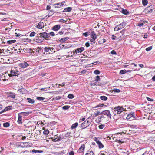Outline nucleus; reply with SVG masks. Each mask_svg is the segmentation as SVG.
<instances>
[{"label":"nucleus","mask_w":155,"mask_h":155,"mask_svg":"<svg viewBox=\"0 0 155 155\" xmlns=\"http://www.w3.org/2000/svg\"><path fill=\"white\" fill-rule=\"evenodd\" d=\"M44 41L41 33H39L37 35L36 37V41L38 43H41Z\"/></svg>","instance_id":"1"},{"label":"nucleus","mask_w":155,"mask_h":155,"mask_svg":"<svg viewBox=\"0 0 155 155\" xmlns=\"http://www.w3.org/2000/svg\"><path fill=\"white\" fill-rule=\"evenodd\" d=\"M114 112H117V114H120L124 110L123 107L120 106L116 107L113 110Z\"/></svg>","instance_id":"2"},{"label":"nucleus","mask_w":155,"mask_h":155,"mask_svg":"<svg viewBox=\"0 0 155 155\" xmlns=\"http://www.w3.org/2000/svg\"><path fill=\"white\" fill-rule=\"evenodd\" d=\"M135 118V113L131 112L127 116L126 119L129 120H132Z\"/></svg>","instance_id":"3"},{"label":"nucleus","mask_w":155,"mask_h":155,"mask_svg":"<svg viewBox=\"0 0 155 155\" xmlns=\"http://www.w3.org/2000/svg\"><path fill=\"white\" fill-rule=\"evenodd\" d=\"M101 114L104 115L109 117L110 119H111V114L109 110H107L103 111L101 113Z\"/></svg>","instance_id":"4"},{"label":"nucleus","mask_w":155,"mask_h":155,"mask_svg":"<svg viewBox=\"0 0 155 155\" xmlns=\"http://www.w3.org/2000/svg\"><path fill=\"white\" fill-rule=\"evenodd\" d=\"M154 8V6L153 5H151L146 8L144 10L146 12L149 13V12H152Z\"/></svg>","instance_id":"5"},{"label":"nucleus","mask_w":155,"mask_h":155,"mask_svg":"<svg viewBox=\"0 0 155 155\" xmlns=\"http://www.w3.org/2000/svg\"><path fill=\"white\" fill-rule=\"evenodd\" d=\"M8 75L9 77L18 76L19 75V71L16 70H11V73L9 74Z\"/></svg>","instance_id":"6"},{"label":"nucleus","mask_w":155,"mask_h":155,"mask_svg":"<svg viewBox=\"0 0 155 155\" xmlns=\"http://www.w3.org/2000/svg\"><path fill=\"white\" fill-rule=\"evenodd\" d=\"M53 48H47L45 47L44 48V51L46 52H48L49 53H54L55 52L54 51H53Z\"/></svg>","instance_id":"7"},{"label":"nucleus","mask_w":155,"mask_h":155,"mask_svg":"<svg viewBox=\"0 0 155 155\" xmlns=\"http://www.w3.org/2000/svg\"><path fill=\"white\" fill-rule=\"evenodd\" d=\"M94 140L97 143L98 145V147L100 148H103L104 146L101 143V142L97 139V138L95 137Z\"/></svg>","instance_id":"8"},{"label":"nucleus","mask_w":155,"mask_h":155,"mask_svg":"<svg viewBox=\"0 0 155 155\" xmlns=\"http://www.w3.org/2000/svg\"><path fill=\"white\" fill-rule=\"evenodd\" d=\"M19 66L21 68H25L29 66V64L26 62L19 64Z\"/></svg>","instance_id":"9"},{"label":"nucleus","mask_w":155,"mask_h":155,"mask_svg":"<svg viewBox=\"0 0 155 155\" xmlns=\"http://www.w3.org/2000/svg\"><path fill=\"white\" fill-rule=\"evenodd\" d=\"M84 50V47H81L75 50L73 52V53L74 54L75 53L76 54H77L78 53H81Z\"/></svg>","instance_id":"10"},{"label":"nucleus","mask_w":155,"mask_h":155,"mask_svg":"<svg viewBox=\"0 0 155 155\" xmlns=\"http://www.w3.org/2000/svg\"><path fill=\"white\" fill-rule=\"evenodd\" d=\"M41 33L44 40L45 39H47V38H49L50 36L48 33H46V32H44Z\"/></svg>","instance_id":"11"},{"label":"nucleus","mask_w":155,"mask_h":155,"mask_svg":"<svg viewBox=\"0 0 155 155\" xmlns=\"http://www.w3.org/2000/svg\"><path fill=\"white\" fill-rule=\"evenodd\" d=\"M7 96L9 97H11L14 99L15 98V93L12 92H8L7 93Z\"/></svg>","instance_id":"12"},{"label":"nucleus","mask_w":155,"mask_h":155,"mask_svg":"<svg viewBox=\"0 0 155 155\" xmlns=\"http://www.w3.org/2000/svg\"><path fill=\"white\" fill-rule=\"evenodd\" d=\"M18 92L21 94H25L27 93V91L25 89L21 88L18 91Z\"/></svg>","instance_id":"13"},{"label":"nucleus","mask_w":155,"mask_h":155,"mask_svg":"<svg viewBox=\"0 0 155 155\" xmlns=\"http://www.w3.org/2000/svg\"><path fill=\"white\" fill-rule=\"evenodd\" d=\"M44 24L43 22H40L36 26V27L39 29H42L44 27Z\"/></svg>","instance_id":"14"},{"label":"nucleus","mask_w":155,"mask_h":155,"mask_svg":"<svg viewBox=\"0 0 155 155\" xmlns=\"http://www.w3.org/2000/svg\"><path fill=\"white\" fill-rule=\"evenodd\" d=\"M84 148V145H82L78 150V152L79 153H82L83 152Z\"/></svg>","instance_id":"15"},{"label":"nucleus","mask_w":155,"mask_h":155,"mask_svg":"<svg viewBox=\"0 0 155 155\" xmlns=\"http://www.w3.org/2000/svg\"><path fill=\"white\" fill-rule=\"evenodd\" d=\"M12 106H8L5 107V109L0 112V113H2L3 112L10 110V109H12Z\"/></svg>","instance_id":"16"},{"label":"nucleus","mask_w":155,"mask_h":155,"mask_svg":"<svg viewBox=\"0 0 155 155\" xmlns=\"http://www.w3.org/2000/svg\"><path fill=\"white\" fill-rule=\"evenodd\" d=\"M17 122L18 124H22V116L20 115V114H18V117Z\"/></svg>","instance_id":"17"},{"label":"nucleus","mask_w":155,"mask_h":155,"mask_svg":"<svg viewBox=\"0 0 155 155\" xmlns=\"http://www.w3.org/2000/svg\"><path fill=\"white\" fill-rule=\"evenodd\" d=\"M88 126L86 122L84 121L81 125V128L82 129H84L87 127Z\"/></svg>","instance_id":"18"},{"label":"nucleus","mask_w":155,"mask_h":155,"mask_svg":"<svg viewBox=\"0 0 155 155\" xmlns=\"http://www.w3.org/2000/svg\"><path fill=\"white\" fill-rule=\"evenodd\" d=\"M91 37L92 38L95 39H96L97 38V36L96 34L94 31H92L91 32Z\"/></svg>","instance_id":"19"},{"label":"nucleus","mask_w":155,"mask_h":155,"mask_svg":"<svg viewBox=\"0 0 155 155\" xmlns=\"http://www.w3.org/2000/svg\"><path fill=\"white\" fill-rule=\"evenodd\" d=\"M138 45V42L137 41H135L133 42L132 44V46L134 48H137Z\"/></svg>","instance_id":"20"},{"label":"nucleus","mask_w":155,"mask_h":155,"mask_svg":"<svg viewBox=\"0 0 155 155\" xmlns=\"http://www.w3.org/2000/svg\"><path fill=\"white\" fill-rule=\"evenodd\" d=\"M125 23L124 22H122L117 26H118V27H119V29H121L122 28H124L125 26Z\"/></svg>","instance_id":"21"},{"label":"nucleus","mask_w":155,"mask_h":155,"mask_svg":"<svg viewBox=\"0 0 155 155\" xmlns=\"http://www.w3.org/2000/svg\"><path fill=\"white\" fill-rule=\"evenodd\" d=\"M60 28L59 25H56L52 28V29L54 31H57L59 30Z\"/></svg>","instance_id":"22"},{"label":"nucleus","mask_w":155,"mask_h":155,"mask_svg":"<svg viewBox=\"0 0 155 155\" xmlns=\"http://www.w3.org/2000/svg\"><path fill=\"white\" fill-rule=\"evenodd\" d=\"M43 130H44L43 133L45 135H47L49 133V131L48 129H45L44 128H43Z\"/></svg>","instance_id":"23"},{"label":"nucleus","mask_w":155,"mask_h":155,"mask_svg":"<svg viewBox=\"0 0 155 155\" xmlns=\"http://www.w3.org/2000/svg\"><path fill=\"white\" fill-rule=\"evenodd\" d=\"M16 40H10L7 41V44H11L15 42Z\"/></svg>","instance_id":"24"},{"label":"nucleus","mask_w":155,"mask_h":155,"mask_svg":"<svg viewBox=\"0 0 155 155\" xmlns=\"http://www.w3.org/2000/svg\"><path fill=\"white\" fill-rule=\"evenodd\" d=\"M72 8L71 7H68L67 8H65L64 11H63V12H70L72 10Z\"/></svg>","instance_id":"25"},{"label":"nucleus","mask_w":155,"mask_h":155,"mask_svg":"<svg viewBox=\"0 0 155 155\" xmlns=\"http://www.w3.org/2000/svg\"><path fill=\"white\" fill-rule=\"evenodd\" d=\"M62 5H63L62 3H57L54 5V6L55 8H59Z\"/></svg>","instance_id":"26"},{"label":"nucleus","mask_w":155,"mask_h":155,"mask_svg":"<svg viewBox=\"0 0 155 155\" xmlns=\"http://www.w3.org/2000/svg\"><path fill=\"white\" fill-rule=\"evenodd\" d=\"M19 114H20V115L22 114L24 116H27L30 114V113L28 112H21Z\"/></svg>","instance_id":"27"},{"label":"nucleus","mask_w":155,"mask_h":155,"mask_svg":"<svg viewBox=\"0 0 155 155\" xmlns=\"http://www.w3.org/2000/svg\"><path fill=\"white\" fill-rule=\"evenodd\" d=\"M125 31V29H124L123 30H122V31H121V32H120V33L119 34L120 35V37L121 38H122L123 37H124V36H123L124 35V33Z\"/></svg>","instance_id":"28"},{"label":"nucleus","mask_w":155,"mask_h":155,"mask_svg":"<svg viewBox=\"0 0 155 155\" xmlns=\"http://www.w3.org/2000/svg\"><path fill=\"white\" fill-rule=\"evenodd\" d=\"M78 125V124L77 122L73 124L71 127V128L72 129L75 128L77 127Z\"/></svg>","instance_id":"29"},{"label":"nucleus","mask_w":155,"mask_h":155,"mask_svg":"<svg viewBox=\"0 0 155 155\" xmlns=\"http://www.w3.org/2000/svg\"><path fill=\"white\" fill-rule=\"evenodd\" d=\"M122 13L124 14V15H127V14L129 12L126 9H123L121 11Z\"/></svg>","instance_id":"30"},{"label":"nucleus","mask_w":155,"mask_h":155,"mask_svg":"<svg viewBox=\"0 0 155 155\" xmlns=\"http://www.w3.org/2000/svg\"><path fill=\"white\" fill-rule=\"evenodd\" d=\"M27 100H28V101L31 104H33L34 103L35 101L34 99H31L30 98H27Z\"/></svg>","instance_id":"31"},{"label":"nucleus","mask_w":155,"mask_h":155,"mask_svg":"<svg viewBox=\"0 0 155 155\" xmlns=\"http://www.w3.org/2000/svg\"><path fill=\"white\" fill-rule=\"evenodd\" d=\"M66 153V150H63L62 151L59 152L58 153V154L59 155H63V154Z\"/></svg>","instance_id":"32"},{"label":"nucleus","mask_w":155,"mask_h":155,"mask_svg":"<svg viewBox=\"0 0 155 155\" xmlns=\"http://www.w3.org/2000/svg\"><path fill=\"white\" fill-rule=\"evenodd\" d=\"M100 98L102 100L106 101L107 99V97L105 96H101Z\"/></svg>","instance_id":"33"},{"label":"nucleus","mask_w":155,"mask_h":155,"mask_svg":"<svg viewBox=\"0 0 155 155\" xmlns=\"http://www.w3.org/2000/svg\"><path fill=\"white\" fill-rule=\"evenodd\" d=\"M148 3V1L147 0H142V4L144 6H146Z\"/></svg>","instance_id":"34"},{"label":"nucleus","mask_w":155,"mask_h":155,"mask_svg":"<svg viewBox=\"0 0 155 155\" xmlns=\"http://www.w3.org/2000/svg\"><path fill=\"white\" fill-rule=\"evenodd\" d=\"M69 39V38L68 37H66L65 38H64L61 39L60 40V41L61 42H64L66 40H67Z\"/></svg>","instance_id":"35"},{"label":"nucleus","mask_w":155,"mask_h":155,"mask_svg":"<svg viewBox=\"0 0 155 155\" xmlns=\"http://www.w3.org/2000/svg\"><path fill=\"white\" fill-rule=\"evenodd\" d=\"M23 145L21 146L22 147H27L28 145V143L25 142L22 143Z\"/></svg>","instance_id":"36"},{"label":"nucleus","mask_w":155,"mask_h":155,"mask_svg":"<svg viewBox=\"0 0 155 155\" xmlns=\"http://www.w3.org/2000/svg\"><path fill=\"white\" fill-rule=\"evenodd\" d=\"M9 124L8 122L4 123L3 124V126L5 127H8L9 126Z\"/></svg>","instance_id":"37"},{"label":"nucleus","mask_w":155,"mask_h":155,"mask_svg":"<svg viewBox=\"0 0 155 155\" xmlns=\"http://www.w3.org/2000/svg\"><path fill=\"white\" fill-rule=\"evenodd\" d=\"M33 153H41L42 152V151H39V150H37L35 149L31 151Z\"/></svg>","instance_id":"38"},{"label":"nucleus","mask_w":155,"mask_h":155,"mask_svg":"<svg viewBox=\"0 0 155 155\" xmlns=\"http://www.w3.org/2000/svg\"><path fill=\"white\" fill-rule=\"evenodd\" d=\"M58 136L55 135L54 136V141H60V140L59 139H58Z\"/></svg>","instance_id":"39"},{"label":"nucleus","mask_w":155,"mask_h":155,"mask_svg":"<svg viewBox=\"0 0 155 155\" xmlns=\"http://www.w3.org/2000/svg\"><path fill=\"white\" fill-rule=\"evenodd\" d=\"M90 35V32H87L85 33H83V35L85 37H87Z\"/></svg>","instance_id":"40"},{"label":"nucleus","mask_w":155,"mask_h":155,"mask_svg":"<svg viewBox=\"0 0 155 155\" xmlns=\"http://www.w3.org/2000/svg\"><path fill=\"white\" fill-rule=\"evenodd\" d=\"M68 97L69 99H73L74 98V97L73 94H70L68 95Z\"/></svg>","instance_id":"41"},{"label":"nucleus","mask_w":155,"mask_h":155,"mask_svg":"<svg viewBox=\"0 0 155 155\" xmlns=\"http://www.w3.org/2000/svg\"><path fill=\"white\" fill-rule=\"evenodd\" d=\"M89 119V118H88L85 121L86 122V123L87 124V125H88V126H89L91 124V122L89 121V120H88Z\"/></svg>","instance_id":"42"},{"label":"nucleus","mask_w":155,"mask_h":155,"mask_svg":"<svg viewBox=\"0 0 155 155\" xmlns=\"http://www.w3.org/2000/svg\"><path fill=\"white\" fill-rule=\"evenodd\" d=\"M127 73L126 70H121L120 71V73L121 74H124Z\"/></svg>","instance_id":"43"},{"label":"nucleus","mask_w":155,"mask_h":155,"mask_svg":"<svg viewBox=\"0 0 155 155\" xmlns=\"http://www.w3.org/2000/svg\"><path fill=\"white\" fill-rule=\"evenodd\" d=\"M69 107H70L69 106H68V105H66V106H64L62 107V108L64 110H67V109H69Z\"/></svg>","instance_id":"44"},{"label":"nucleus","mask_w":155,"mask_h":155,"mask_svg":"<svg viewBox=\"0 0 155 155\" xmlns=\"http://www.w3.org/2000/svg\"><path fill=\"white\" fill-rule=\"evenodd\" d=\"M95 39H91L90 41L91 42V44H94L95 43Z\"/></svg>","instance_id":"45"},{"label":"nucleus","mask_w":155,"mask_h":155,"mask_svg":"<svg viewBox=\"0 0 155 155\" xmlns=\"http://www.w3.org/2000/svg\"><path fill=\"white\" fill-rule=\"evenodd\" d=\"M120 90L119 89H114L113 90V92H114L119 93L120 92Z\"/></svg>","instance_id":"46"},{"label":"nucleus","mask_w":155,"mask_h":155,"mask_svg":"<svg viewBox=\"0 0 155 155\" xmlns=\"http://www.w3.org/2000/svg\"><path fill=\"white\" fill-rule=\"evenodd\" d=\"M105 127V125L104 124H101L99 126V128L100 129H102Z\"/></svg>","instance_id":"47"},{"label":"nucleus","mask_w":155,"mask_h":155,"mask_svg":"<svg viewBox=\"0 0 155 155\" xmlns=\"http://www.w3.org/2000/svg\"><path fill=\"white\" fill-rule=\"evenodd\" d=\"M100 80V77L99 76H97L96 77V78L95 79V81H98Z\"/></svg>","instance_id":"48"},{"label":"nucleus","mask_w":155,"mask_h":155,"mask_svg":"<svg viewBox=\"0 0 155 155\" xmlns=\"http://www.w3.org/2000/svg\"><path fill=\"white\" fill-rule=\"evenodd\" d=\"M94 73L96 74H99L100 73V71L98 70H95L94 71Z\"/></svg>","instance_id":"49"},{"label":"nucleus","mask_w":155,"mask_h":155,"mask_svg":"<svg viewBox=\"0 0 155 155\" xmlns=\"http://www.w3.org/2000/svg\"><path fill=\"white\" fill-rule=\"evenodd\" d=\"M37 99L38 100L43 101L45 99V98L42 97H37Z\"/></svg>","instance_id":"50"},{"label":"nucleus","mask_w":155,"mask_h":155,"mask_svg":"<svg viewBox=\"0 0 155 155\" xmlns=\"http://www.w3.org/2000/svg\"><path fill=\"white\" fill-rule=\"evenodd\" d=\"M152 49V47L150 46L147 48H146V50L147 51H149L151 50Z\"/></svg>","instance_id":"51"},{"label":"nucleus","mask_w":155,"mask_h":155,"mask_svg":"<svg viewBox=\"0 0 155 155\" xmlns=\"http://www.w3.org/2000/svg\"><path fill=\"white\" fill-rule=\"evenodd\" d=\"M144 24L143 23H137V25L140 27L142 26Z\"/></svg>","instance_id":"52"},{"label":"nucleus","mask_w":155,"mask_h":155,"mask_svg":"<svg viewBox=\"0 0 155 155\" xmlns=\"http://www.w3.org/2000/svg\"><path fill=\"white\" fill-rule=\"evenodd\" d=\"M35 33L34 32H31L30 34V37L34 36L35 35Z\"/></svg>","instance_id":"53"},{"label":"nucleus","mask_w":155,"mask_h":155,"mask_svg":"<svg viewBox=\"0 0 155 155\" xmlns=\"http://www.w3.org/2000/svg\"><path fill=\"white\" fill-rule=\"evenodd\" d=\"M119 30H120V29H119V27H118V26L117 25L114 28V31H118Z\"/></svg>","instance_id":"54"},{"label":"nucleus","mask_w":155,"mask_h":155,"mask_svg":"<svg viewBox=\"0 0 155 155\" xmlns=\"http://www.w3.org/2000/svg\"><path fill=\"white\" fill-rule=\"evenodd\" d=\"M111 54H117L116 52L114 50H112L111 52Z\"/></svg>","instance_id":"55"},{"label":"nucleus","mask_w":155,"mask_h":155,"mask_svg":"<svg viewBox=\"0 0 155 155\" xmlns=\"http://www.w3.org/2000/svg\"><path fill=\"white\" fill-rule=\"evenodd\" d=\"M94 114L95 115V116H98V115H99L100 114H101V113H100V112L98 111L96 113H95Z\"/></svg>","instance_id":"56"},{"label":"nucleus","mask_w":155,"mask_h":155,"mask_svg":"<svg viewBox=\"0 0 155 155\" xmlns=\"http://www.w3.org/2000/svg\"><path fill=\"white\" fill-rule=\"evenodd\" d=\"M59 21L61 22L65 23V22H66V21L62 19H60Z\"/></svg>","instance_id":"57"},{"label":"nucleus","mask_w":155,"mask_h":155,"mask_svg":"<svg viewBox=\"0 0 155 155\" xmlns=\"http://www.w3.org/2000/svg\"><path fill=\"white\" fill-rule=\"evenodd\" d=\"M104 105V104H99L97 105L98 107H102Z\"/></svg>","instance_id":"58"},{"label":"nucleus","mask_w":155,"mask_h":155,"mask_svg":"<svg viewBox=\"0 0 155 155\" xmlns=\"http://www.w3.org/2000/svg\"><path fill=\"white\" fill-rule=\"evenodd\" d=\"M48 34H49V35L50 36L51 35L52 36H54L55 35L54 32H51L50 33H48Z\"/></svg>","instance_id":"59"},{"label":"nucleus","mask_w":155,"mask_h":155,"mask_svg":"<svg viewBox=\"0 0 155 155\" xmlns=\"http://www.w3.org/2000/svg\"><path fill=\"white\" fill-rule=\"evenodd\" d=\"M112 36L111 38L113 40H115L116 38V37L114 35H112Z\"/></svg>","instance_id":"60"},{"label":"nucleus","mask_w":155,"mask_h":155,"mask_svg":"<svg viewBox=\"0 0 155 155\" xmlns=\"http://www.w3.org/2000/svg\"><path fill=\"white\" fill-rule=\"evenodd\" d=\"M85 46H86V47H88L89 46H90V44H89V43L87 42H86L85 44Z\"/></svg>","instance_id":"61"},{"label":"nucleus","mask_w":155,"mask_h":155,"mask_svg":"<svg viewBox=\"0 0 155 155\" xmlns=\"http://www.w3.org/2000/svg\"><path fill=\"white\" fill-rule=\"evenodd\" d=\"M103 152V151H101L100 153V155H106Z\"/></svg>","instance_id":"62"},{"label":"nucleus","mask_w":155,"mask_h":155,"mask_svg":"<svg viewBox=\"0 0 155 155\" xmlns=\"http://www.w3.org/2000/svg\"><path fill=\"white\" fill-rule=\"evenodd\" d=\"M69 155H74V153L73 151H71L69 153Z\"/></svg>","instance_id":"63"},{"label":"nucleus","mask_w":155,"mask_h":155,"mask_svg":"<svg viewBox=\"0 0 155 155\" xmlns=\"http://www.w3.org/2000/svg\"><path fill=\"white\" fill-rule=\"evenodd\" d=\"M89 155H94V153L92 151H91L90 152Z\"/></svg>","instance_id":"64"}]
</instances>
